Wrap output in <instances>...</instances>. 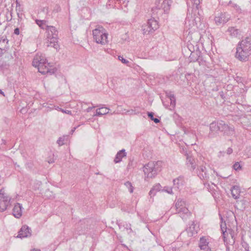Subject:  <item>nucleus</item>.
I'll use <instances>...</instances> for the list:
<instances>
[{
    "instance_id": "nucleus-5",
    "label": "nucleus",
    "mask_w": 251,
    "mask_h": 251,
    "mask_svg": "<svg viewBox=\"0 0 251 251\" xmlns=\"http://www.w3.org/2000/svg\"><path fill=\"white\" fill-rule=\"evenodd\" d=\"M175 207L176 213L178 214L183 221L187 220L191 216L192 214L187 207L185 201L183 200L178 199L176 202Z\"/></svg>"
},
{
    "instance_id": "nucleus-54",
    "label": "nucleus",
    "mask_w": 251,
    "mask_h": 251,
    "mask_svg": "<svg viewBox=\"0 0 251 251\" xmlns=\"http://www.w3.org/2000/svg\"><path fill=\"white\" fill-rule=\"evenodd\" d=\"M52 162H53V161H51V160H50V161H48V162H49V163H52Z\"/></svg>"
},
{
    "instance_id": "nucleus-25",
    "label": "nucleus",
    "mask_w": 251,
    "mask_h": 251,
    "mask_svg": "<svg viewBox=\"0 0 251 251\" xmlns=\"http://www.w3.org/2000/svg\"><path fill=\"white\" fill-rule=\"evenodd\" d=\"M232 196L235 199L239 198L240 193V190L238 186H234L231 189Z\"/></svg>"
},
{
    "instance_id": "nucleus-34",
    "label": "nucleus",
    "mask_w": 251,
    "mask_h": 251,
    "mask_svg": "<svg viewBox=\"0 0 251 251\" xmlns=\"http://www.w3.org/2000/svg\"><path fill=\"white\" fill-rule=\"evenodd\" d=\"M124 185L126 186V187L128 189L129 192L130 193H133L134 187L132 186L131 183L129 181H126L124 183Z\"/></svg>"
},
{
    "instance_id": "nucleus-43",
    "label": "nucleus",
    "mask_w": 251,
    "mask_h": 251,
    "mask_svg": "<svg viewBox=\"0 0 251 251\" xmlns=\"http://www.w3.org/2000/svg\"><path fill=\"white\" fill-rule=\"evenodd\" d=\"M118 58L122 63H129L128 61L125 59L123 56H119Z\"/></svg>"
},
{
    "instance_id": "nucleus-53",
    "label": "nucleus",
    "mask_w": 251,
    "mask_h": 251,
    "mask_svg": "<svg viewBox=\"0 0 251 251\" xmlns=\"http://www.w3.org/2000/svg\"><path fill=\"white\" fill-rule=\"evenodd\" d=\"M40 251V250H37V249H34L33 251Z\"/></svg>"
},
{
    "instance_id": "nucleus-21",
    "label": "nucleus",
    "mask_w": 251,
    "mask_h": 251,
    "mask_svg": "<svg viewBox=\"0 0 251 251\" xmlns=\"http://www.w3.org/2000/svg\"><path fill=\"white\" fill-rule=\"evenodd\" d=\"M126 151L125 149H122V150L118 151L115 157L114 161L115 163H118L122 161L123 157L126 156Z\"/></svg>"
},
{
    "instance_id": "nucleus-2",
    "label": "nucleus",
    "mask_w": 251,
    "mask_h": 251,
    "mask_svg": "<svg viewBox=\"0 0 251 251\" xmlns=\"http://www.w3.org/2000/svg\"><path fill=\"white\" fill-rule=\"evenodd\" d=\"M251 54V36H250L246 37L238 43L235 56L239 61L246 62Z\"/></svg>"
},
{
    "instance_id": "nucleus-51",
    "label": "nucleus",
    "mask_w": 251,
    "mask_h": 251,
    "mask_svg": "<svg viewBox=\"0 0 251 251\" xmlns=\"http://www.w3.org/2000/svg\"><path fill=\"white\" fill-rule=\"evenodd\" d=\"M3 182V179L1 177V176H0V185H1Z\"/></svg>"
},
{
    "instance_id": "nucleus-29",
    "label": "nucleus",
    "mask_w": 251,
    "mask_h": 251,
    "mask_svg": "<svg viewBox=\"0 0 251 251\" xmlns=\"http://www.w3.org/2000/svg\"><path fill=\"white\" fill-rule=\"evenodd\" d=\"M142 29L144 34H149L153 33L152 30L150 28L148 23L146 25H143Z\"/></svg>"
},
{
    "instance_id": "nucleus-26",
    "label": "nucleus",
    "mask_w": 251,
    "mask_h": 251,
    "mask_svg": "<svg viewBox=\"0 0 251 251\" xmlns=\"http://www.w3.org/2000/svg\"><path fill=\"white\" fill-rule=\"evenodd\" d=\"M227 32H228L232 37H237L240 35V30L233 27L228 28L227 30Z\"/></svg>"
},
{
    "instance_id": "nucleus-38",
    "label": "nucleus",
    "mask_w": 251,
    "mask_h": 251,
    "mask_svg": "<svg viewBox=\"0 0 251 251\" xmlns=\"http://www.w3.org/2000/svg\"><path fill=\"white\" fill-rule=\"evenodd\" d=\"M174 189H178L180 186V182L178 178H176L173 180Z\"/></svg>"
},
{
    "instance_id": "nucleus-35",
    "label": "nucleus",
    "mask_w": 251,
    "mask_h": 251,
    "mask_svg": "<svg viewBox=\"0 0 251 251\" xmlns=\"http://www.w3.org/2000/svg\"><path fill=\"white\" fill-rule=\"evenodd\" d=\"M36 23L41 28L46 29V26L47 25H46L45 21L36 20Z\"/></svg>"
},
{
    "instance_id": "nucleus-6",
    "label": "nucleus",
    "mask_w": 251,
    "mask_h": 251,
    "mask_svg": "<svg viewBox=\"0 0 251 251\" xmlns=\"http://www.w3.org/2000/svg\"><path fill=\"white\" fill-rule=\"evenodd\" d=\"M94 39L96 43L101 45H105L107 43V33L105 29L102 26L99 25L93 30Z\"/></svg>"
},
{
    "instance_id": "nucleus-4",
    "label": "nucleus",
    "mask_w": 251,
    "mask_h": 251,
    "mask_svg": "<svg viewBox=\"0 0 251 251\" xmlns=\"http://www.w3.org/2000/svg\"><path fill=\"white\" fill-rule=\"evenodd\" d=\"M48 33L46 44L47 47H52L56 50L59 48L58 44V31L53 26H46Z\"/></svg>"
},
{
    "instance_id": "nucleus-45",
    "label": "nucleus",
    "mask_w": 251,
    "mask_h": 251,
    "mask_svg": "<svg viewBox=\"0 0 251 251\" xmlns=\"http://www.w3.org/2000/svg\"><path fill=\"white\" fill-rule=\"evenodd\" d=\"M60 111L63 113H66L67 114H69V115H72V112L70 110H65L62 108H60Z\"/></svg>"
},
{
    "instance_id": "nucleus-52",
    "label": "nucleus",
    "mask_w": 251,
    "mask_h": 251,
    "mask_svg": "<svg viewBox=\"0 0 251 251\" xmlns=\"http://www.w3.org/2000/svg\"><path fill=\"white\" fill-rule=\"evenodd\" d=\"M0 94H2L3 96H4V93L0 89Z\"/></svg>"
},
{
    "instance_id": "nucleus-30",
    "label": "nucleus",
    "mask_w": 251,
    "mask_h": 251,
    "mask_svg": "<svg viewBox=\"0 0 251 251\" xmlns=\"http://www.w3.org/2000/svg\"><path fill=\"white\" fill-rule=\"evenodd\" d=\"M10 205V204L6 203L3 201H0V211L3 212L5 211Z\"/></svg>"
},
{
    "instance_id": "nucleus-48",
    "label": "nucleus",
    "mask_w": 251,
    "mask_h": 251,
    "mask_svg": "<svg viewBox=\"0 0 251 251\" xmlns=\"http://www.w3.org/2000/svg\"><path fill=\"white\" fill-rule=\"evenodd\" d=\"M15 34L19 35L20 34V30L19 28H16L14 29V32Z\"/></svg>"
},
{
    "instance_id": "nucleus-19",
    "label": "nucleus",
    "mask_w": 251,
    "mask_h": 251,
    "mask_svg": "<svg viewBox=\"0 0 251 251\" xmlns=\"http://www.w3.org/2000/svg\"><path fill=\"white\" fill-rule=\"evenodd\" d=\"M47 59L44 54L38 53L34 57L32 63H46Z\"/></svg>"
},
{
    "instance_id": "nucleus-41",
    "label": "nucleus",
    "mask_w": 251,
    "mask_h": 251,
    "mask_svg": "<svg viewBox=\"0 0 251 251\" xmlns=\"http://www.w3.org/2000/svg\"><path fill=\"white\" fill-rule=\"evenodd\" d=\"M64 138L62 137H60L58 140L57 141V144L59 145V146H62L64 145Z\"/></svg>"
},
{
    "instance_id": "nucleus-15",
    "label": "nucleus",
    "mask_w": 251,
    "mask_h": 251,
    "mask_svg": "<svg viewBox=\"0 0 251 251\" xmlns=\"http://www.w3.org/2000/svg\"><path fill=\"white\" fill-rule=\"evenodd\" d=\"M22 206L19 203H17L13 209V215L17 218H20L22 215Z\"/></svg>"
},
{
    "instance_id": "nucleus-37",
    "label": "nucleus",
    "mask_w": 251,
    "mask_h": 251,
    "mask_svg": "<svg viewBox=\"0 0 251 251\" xmlns=\"http://www.w3.org/2000/svg\"><path fill=\"white\" fill-rule=\"evenodd\" d=\"M148 115L149 117L155 123H158L160 122L159 120L157 118H154L153 117L154 113L152 112H148Z\"/></svg>"
},
{
    "instance_id": "nucleus-31",
    "label": "nucleus",
    "mask_w": 251,
    "mask_h": 251,
    "mask_svg": "<svg viewBox=\"0 0 251 251\" xmlns=\"http://www.w3.org/2000/svg\"><path fill=\"white\" fill-rule=\"evenodd\" d=\"M247 118L244 117L243 118H242L241 119V123L244 125V126H251V116H250L249 117V118H248V119L249 120V122H247V124H246V120H247Z\"/></svg>"
},
{
    "instance_id": "nucleus-8",
    "label": "nucleus",
    "mask_w": 251,
    "mask_h": 251,
    "mask_svg": "<svg viewBox=\"0 0 251 251\" xmlns=\"http://www.w3.org/2000/svg\"><path fill=\"white\" fill-rule=\"evenodd\" d=\"M50 64H32L33 66L37 68L38 71L42 74L49 73L54 74L56 71V69L50 65Z\"/></svg>"
},
{
    "instance_id": "nucleus-14",
    "label": "nucleus",
    "mask_w": 251,
    "mask_h": 251,
    "mask_svg": "<svg viewBox=\"0 0 251 251\" xmlns=\"http://www.w3.org/2000/svg\"><path fill=\"white\" fill-rule=\"evenodd\" d=\"M8 40L6 36H2L0 38V53L3 54L8 49Z\"/></svg>"
},
{
    "instance_id": "nucleus-3",
    "label": "nucleus",
    "mask_w": 251,
    "mask_h": 251,
    "mask_svg": "<svg viewBox=\"0 0 251 251\" xmlns=\"http://www.w3.org/2000/svg\"><path fill=\"white\" fill-rule=\"evenodd\" d=\"M162 162L151 161L144 167V172L146 177H154L162 170Z\"/></svg>"
},
{
    "instance_id": "nucleus-47",
    "label": "nucleus",
    "mask_w": 251,
    "mask_h": 251,
    "mask_svg": "<svg viewBox=\"0 0 251 251\" xmlns=\"http://www.w3.org/2000/svg\"><path fill=\"white\" fill-rule=\"evenodd\" d=\"M233 151L232 149L231 148H228L226 151V153L227 154H230Z\"/></svg>"
},
{
    "instance_id": "nucleus-44",
    "label": "nucleus",
    "mask_w": 251,
    "mask_h": 251,
    "mask_svg": "<svg viewBox=\"0 0 251 251\" xmlns=\"http://www.w3.org/2000/svg\"><path fill=\"white\" fill-rule=\"evenodd\" d=\"M193 21H194V23L197 26V27H198V23L200 22V18H199V17L195 18V19H194Z\"/></svg>"
},
{
    "instance_id": "nucleus-18",
    "label": "nucleus",
    "mask_w": 251,
    "mask_h": 251,
    "mask_svg": "<svg viewBox=\"0 0 251 251\" xmlns=\"http://www.w3.org/2000/svg\"><path fill=\"white\" fill-rule=\"evenodd\" d=\"M186 231L188 236H194L197 233L198 227H196V225L194 222H192V224L187 228Z\"/></svg>"
},
{
    "instance_id": "nucleus-32",
    "label": "nucleus",
    "mask_w": 251,
    "mask_h": 251,
    "mask_svg": "<svg viewBox=\"0 0 251 251\" xmlns=\"http://www.w3.org/2000/svg\"><path fill=\"white\" fill-rule=\"evenodd\" d=\"M16 10L17 12V15L18 16V17L19 18V20H21L23 18V8L21 7L19 8H16Z\"/></svg>"
},
{
    "instance_id": "nucleus-7",
    "label": "nucleus",
    "mask_w": 251,
    "mask_h": 251,
    "mask_svg": "<svg viewBox=\"0 0 251 251\" xmlns=\"http://www.w3.org/2000/svg\"><path fill=\"white\" fill-rule=\"evenodd\" d=\"M171 4V0H158L156 2V7L153 8L152 10L154 12L156 10L157 14H162L163 13H168Z\"/></svg>"
},
{
    "instance_id": "nucleus-56",
    "label": "nucleus",
    "mask_w": 251,
    "mask_h": 251,
    "mask_svg": "<svg viewBox=\"0 0 251 251\" xmlns=\"http://www.w3.org/2000/svg\"><path fill=\"white\" fill-rule=\"evenodd\" d=\"M247 250V251H249V249H247V250Z\"/></svg>"
},
{
    "instance_id": "nucleus-16",
    "label": "nucleus",
    "mask_w": 251,
    "mask_h": 251,
    "mask_svg": "<svg viewBox=\"0 0 251 251\" xmlns=\"http://www.w3.org/2000/svg\"><path fill=\"white\" fill-rule=\"evenodd\" d=\"M208 244L209 242L205 237H202L200 238L199 247L201 250L204 251H212L208 246Z\"/></svg>"
},
{
    "instance_id": "nucleus-9",
    "label": "nucleus",
    "mask_w": 251,
    "mask_h": 251,
    "mask_svg": "<svg viewBox=\"0 0 251 251\" xmlns=\"http://www.w3.org/2000/svg\"><path fill=\"white\" fill-rule=\"evenodd\" d=\"M221 229L222 230V232L223 234V236L224 238V240L225 242H228V240L229 239V238L231 237L232 239V243H234V239H233V235L232 233V231L228 229L229 232V234L226 231V224L225 223H222L221 225Z\"/></svg>"
},
{
    "instance_id": "nucleus-28",
    "label": "nucleus",
    "mask_w": 251,
    "mask_h": 251,
    "mask_svg": "<svg viewBox=\"0 0 251 251\" xmlns=\"http://www.w3.org/2000/svg\"><path fill=\"white\" fill-rule=\"evenodd\" d=\"M122 226L126 230L128 233H130L132 232V230L131 228L130 224L127 222H124L123 223H121V224L119 225V227L120 228H122Z\"/></svg>"
},
{
    "instance_id": "nucleus-20",
    "label": "nucleus",
    "mask_w": 251,
    "mask_h": 251,
    "mask_svg": "<svg viewBox=\"0 0 251 251\" xmlns=\"http://www.w3.org/2000/svg\"><path fill=\"white\" fill-rule=\"evenodd\" d=\"M10 200L11 198L5 193L4 188H1L0 190V201L10 204Z\"/></svg>"
},
{
    "instance_id": "nucleus-17",
    "label": "nucleus",
    "mask_w": 251,
    "mask_h": 251,
    "mask_svg": "<svg viewBox=\"0 0 251 251\" xmlns=\"http://www.w3.org/2000/svg\"><path fill=\"white\" fill-rule=\"evenodd\" d=\"M198 175L201 179H207L208 177L206 168L205 166H201L198 170Z\"/></svg>"
},
{
    "instance_id": "nucleus-39",
    "label": "nucleus",
    "mask_w": 251,
    "mask_h": 251,
    "mask_svg": "<svg viewBox=\"0 0 251 251\" xmlns=\"http://www.w3.org/2000/svg\"><path fill=\"white\" fill-rule=\"evenodd\" d=\"M162 188L161 185L159 183H157L153 186V187L152 188V189L155 192L159 191L161 190V189Z\"/></svg>"
},
{
    "instance_id": "nucleus-40",
    "label": "nucleus",
    "mask_w": 251,
    "mask_h": 251,
    "mask_svg": "<svg viewBox=\"0 0 251 251\" xmlns=\"http://www.w3.org/2000/svg\"><path fill=\"white\" fill-rule=\"evenodd\" d=\"M233 168L235 170L238 171L241 169V166L239 164V162H237L234 164V165L233 166Z\"/></svg>"
},
{
    "instance_id": "nucleus-36",
    "label": "nucleus",
    "mask_w": 251,
    "mask_h": 251,
    "mask_svg": "<svg viewBox=\"0 0 251 251\" xmlns=\"http://www.w3.org/2000/svg\"><path fill=\"white\" fill-rule=\"evenodd\" d=\"M162 191H164L167 192V193L173 195L174 192L173 191V188L172 187H169V186H165L162 190Z\"/></svg>"
},
{
    "instance_id": "nucleus-55",
    "label": "nucleus",
    "mask_w": 251,
    "mask_h": 251,
    "mask_svg": "<svg viewBox=\"0 0 251 251\" xmlns=\"http://www.w3.org/2000/svg\"><path fill=\"white\" fill-rule=\"evenodd\" d=\"M234 7H236V8L238 7V6H237L236 4H234Z\"/></svg>"
},
{
    "instance_id": "nucleus-46",
    "label": "nucleus",
    "mask_w": 251,
    "mask_h": 251,
    "mask_svg": "<svg viewBox=\"0 0 251 251\" xmlns=\"http://www.w3.org/2000/svg\"><path fill=\"white\" fill-rule=\"evenodd\" d=\"M155 192H156L154 191L153 189L151 188V189L149 192V195L151 197L152 196H154L155 195Z\"/></svg>"
},
{
    "instance_id": "nucleus-10",
    "label": "nucleus",
    "mask_w": 251,
    "mask_h": 251,
    "mask_svg": "<svg viewBox=\"0 0 251 251\" xmlns=\"http://www.w3.org/2000/svg\"><path fill=\"white\" fill-rule=\"evenodd\" d=\"M185 155L186 156V165L190 169L194 170L196 167L195 160L190 153L185 152Z\"/></svg>"
},
{
    "instance_id": "nucleus-50",
    "label": "nucleus",
    "mask_w": 251,
    "mask_h": 251,
    "mask_svg": "<svg viewBox=\"0 0 251 251\" xmlns=\"http://www.w3.org/2000/svg\"><path fill=\"white\" fill-rule=\"evenodd\" d=\"M16 8H19V7H21L20 3V2L18 1V0H16Z\"/></svg>"
},
{
    "instance_id": "nucleus-27",
    "label": "nucleus",
    "mask_w": 251,
    "mask_h": 251,
    "mask_svg": "<svg viewBox=\"0 0 251 251\" xmlns=\"http://www.w3.org/2000/svg\"><path fill=\"white\" fill-rule=\"evenodd\" d=\"M166 96L170 101L171 106L174 108L176 105V98L174 95L171 92H167Z\"/></svg>"
},
{
    "instance_id": "nucleus-12",
    "label": "nucleus",
    "mask_w": 251,
    "mask_h": 251,
    "mask_svg": "<svg viewBox=\"0 0 251 251\" xmlns=\"http://www.w3.org/2000/svg\"><path fill=\"white\" fill-rule=\"evenodd\" d=\"M31 235V230L28 226H24L22 227L17 235L18 238H23Z\"/></svg>"
},
{
    "instance_id": "nucleus-11",
    "label": "nucleus",
    "mask_w": 251,
    "mask_h": 251,
    "mask_svg": "<svg viewBox=\"0 0 251 251\" xmlns=\"http://www.w3.org/2000/svg\"><path fill=\"white\" fill-rule=\"evenodd\" d=\"M229 18V15L226 13H221L219 16L215 17V23L217 25L224 24L228 22Z\"/></svg>"
},
{
    "instance_id": "nucleus-42",
    "label": "nucleus",
    "mask_w": 251,
    "mask_h": 251,
    "mask_svg": "<svg viewBox=\"0 0 251 251\" xmlns=\"http://www.w3.org/2000/svg\"><path fill=\"white\" fill-rule=\"evenodd\" d=\"M113 0V6L110 5L111 6V7L119 8L120 5H119V4H118V2L116 1V0Z\"/></svg>"
},
{
    "instance_id": "nucleus-1",
    "label": "nucleus",
    "mask_w": 251,
    "mask_h": 251,
    "mask_svg": "<svg viewBox=\"0 0 251 251\" xmlns=\"http://www.w3.org/2000/svg\"><path fill=\"white\" fill-rule=\"evenodd\" d=\"M209 132L208 134L209 138H213L218 135V131H220L224 134L231 136L235 134L234 127L232 125H228L223 121H219L217 123L213 122L209 125Z\"/></svg>"
},
{
    "instance_id": "nucleus-23",
    "label": "nucleus",
    "mask_w": 251,
    "mask_h": 251,
    "mask_svg": "<svg viewBox=\"0 0 251 251\" xmlns=\"http://www.w3.org/2000/svg\"><path fill=\"white\" fill-rule=\"evenodd\" d=\"M147 23L149 25L150 28L152 30L153 32L159 27L157 21L154 18L148 20Z\"/></svg>"
},
{
    "instance_id": "nucleus-33",
    "label": "nucleus",
    "mask_w": 251,
    "mask_h": 251,
    "mask_svg": "<svg viewBox=\"0 0 251 251\" xmlns=\"http://www.w3.org/2000/svg\"><path fill=\"white\" fill-rule=\"evenodd\" d=\"M191 3L193 4V9L198 10L199 5L200 3V0H190Z\"/></svg>"
},
{
    "instance_id": "nucleus-49",
    "label": "nucleus",
    "mask_w": 251,
    "mask_h": 251,
    "mask_svg": "<svg viewBox=\"0 0 251 251\" xmlns=\"http://www.w3.org/2000/svg\"><path fill=\"white\" fill-rule=\"evenodd\" d=\"M95 107H96V106H92V107H88V108L86 109V111L87 112H90V111H91V110H92L93 108H95Z\"/></svg>"
},
{
    "instance_id": "nucleus-22",
    "label": "nucleus",
    "mask_w": 251,
    "mask_h": 251,
    "mask_svg": "<svg viewBox=\"0 0 251 251\" xmlns=\"http://www.w3.org/2000/svg\"><path fill=\"white\" fill-rule=\"evenodd\" d=\"M116 1H118V4L120 5L119 8L123 9L124 7H126L127 6L128 0H116ZM107 4L113 6V0H108Z\"/></svg>"
},
{
    "instance_id": "nucleus-13",
    "label": "nucleus",
    "mask_w": 251,
    "mask_h": 251,
    "mask_svg": "<svg viewBox=\"0 0 251 251\" xmlns=\"http://www.w3.org/2000/svg\"><path fill=\"white\" fill-rule=\"evenodd\" d=\"M188 49L191 52L190 55L189 56V63H202V58L201 56H198V53L192 51L189 47H188Z\"/></svg>"
},
{
    "instance_id": "nucleus-24",
    "label": "nucleus",
    "mask_w": 251,
    "mask_h": 251,
    "mask_svg": "<svg viewBox=\"0 0 251 251\" xmlns=\"http://www.w3.org/2000/svg\"><path fill=\"white\" fill-rule=\"evenodd\" d=\"M110 109L107 107H100L97 109L96 114L94 116H99L108 114Z\"/></svg>"
}]
</instances>
